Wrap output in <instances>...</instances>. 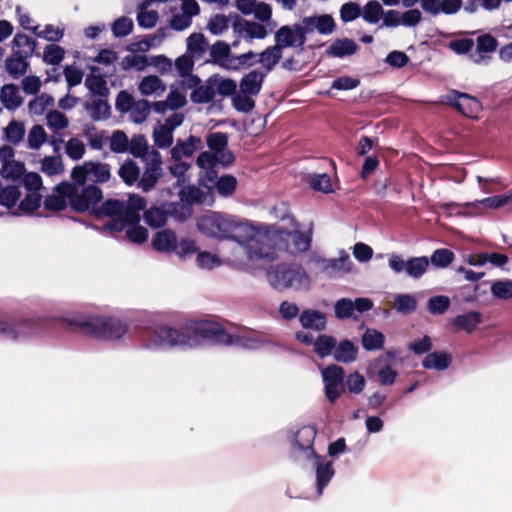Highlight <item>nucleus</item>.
Masks as SVG:
<instances>
[{
    "label": "nucleus",
    "mask_w": 512,
    "mask_h": 512,
    "mask_svg": "<svg viewBox=\"0 0 512 512\" xmlns=\"http://www.w3.org/2000/svg\"><path fill=\"white\" fill-rule=\"evenodd\" d=\"M198 230L207 237L236 243L229 249L226 260L236 266H246L259 259H272L275 254L276 230L254 225L231 215L209 212L197 219Z\"/></svg>",
    "instance_id": "1"
},
{
    "label": "nucleus",
    "mask_w": 512,
    "mask_h": 512,
    "mask_svg": "<svg viewBox=\"0 0 512 512\" xmlns=\"http://www.w3.org/2000/svg\"><path fill=\"white\" fill-rule=\"evenodd\" d=\"M206 144L208 151L201 152L197 159L196 165L212 172L217 164L223 167L231 166L235 161L233 152L228 148V135L223 132H213L207 135Z\"/></svg>",
    "instance_id": "2"
},
{
    "label": "nucleus",
    "mask_w": 512,
    "mask_h": 512,
    "mask_svg": "<svg viewBox=\"0 0 512 512\" xmlns=\"http://www.w3.org/2000/svg\"><path fill=\"white\" fill-rule=\"evenodd\" d=\"M283 223L275 226H263L264 228L276 230L275 236V254L272 259H259L258 261H273L277 257V251L280 249V241H286L285 249L290 254L305 252L310 247V238L298 230L295 219L285 216Z\"/></svg>",
    "instance_id": "3"
},
{
    "label": "nucleus",
    "mask_w": 512,
    "mask_h": 512,
    "mask_svg": "<svg viewBox=\"0 0 512 512\" xmlns=\"http://www.w3.org/2000/svg\"><path fill=\"white\" fill-rule=\"evenodd\" d=\"M268 282L276 289L308 290L310 276L298 265L278 264L267 271Z\"/></svg>",
    "instance_id": "4"
},
{
    "label": "nucleus",
    "mask_w": 512,
    "mask_h": 512,
    "mask_svg": "<svg viewBox=\"0 0 512 512\" xmlns=\"http://www.w3.org/2000/svg\"><path fill=\"white\" fill-rule=\"evenodd\" d=\"M209 55L210 59L207 62L229 71H238L251 66L250 60L256 57V54L252 51L241 55H233L230 45L224 41H216L212 44Z\"/></svg>",
    "instance_id": "5"
},
{
    "label": "nucleus",
    "mask_w": 512,
    "mask_h": 512,
    "mask_svg": "<svg viewBox=\"0 0 512 512\" xmlns=\"http://www.w3.org/2000/svg\"><path fill=\"white\" fill-rule=\"evenodd\" d=\"M61 188L64 189L67 196H70L71 208L78 212L91 211L94 213L102 199V191L93 185L79 189L74 184L65 183Z\"/></svg>",
    "instance_id": "6"
},
{
    "label": "nucleus",
    "mask_w": 512,
    "mask_h": 512,
    "mask_svg": "<svg viewBox=\"0 0 512 512\" xmlns=\"http://www.w3.org/2000/svg\"><path fill=\"white\" fill-rule=\"evenodd\" d=\"M85 332L100 339H117L126 332L121 320L113 317H94L83 324Z\"/></svg>",
    "instance_id": "7"
},
{
    "label": "nucleus",
    "mask_w": 512,
    "mask_h": 512,
    "mask_svg": "<svg viewBox=\"0 0 512 512\" xmlns=\"http://www.w3.org/2000/svg\"><path fill=\"white\" fill-rule=\"evenodd\" d=\"M193 332L205 339H213L217 342L232 345L234 347H241L242 339L238 336H233L225 332L222 324L211 319L196 320L191 323Z\"/></svg>",
    "instance_id": "8"
},
{
    "label": "nucleus",
    "mask_w": 512,
    "mask_h": 512,
    "mask_svg": "<svg viewBox=\"0 0 512 512\" xmlns=\"http://www.w3.org/2000/svg\"><path fill=\"white\" fill-rule=\"evenodd\" d=\"M309 263L313 266L317 274H322L328 278L349 273L353 268V262L344 251L340 252L339 257L330 259L319 255H312L309 259Z\"/></svg>",
    "instance_id": "9"
},
{
    "label": "nucleus",
    "mask_w": 512,
    "mask_h": 512,
    "mask_svg": "<svg viewBox=\"0 0 512 512\" xmlns=\"http://www.w3.org/2000/svg\"><path fill=\"white\" fill-rule=\"evenodd\" d=\"M110 177V166L94 161H86L82 165L74 167L71 172V178L77 185H84L86 181L104 183Z\"/></svg>",
    "instance_id": "10"
},
{
    "label": "nucleus",
    "mask_w": 512,
    "mask_h": 512,
    "mask_svg": "<svg viewBox=\"0 0 512 512\" xmlns=\"http://www.w3.org/2000/svg\"><path fill=\"white\" fill-rule=\"evenodd\" d=\"M145 163L146 168L141 177L139 176L137 185L142 191L148 192L156 186L163 176L161 154L157 150H152L149 154L148 162Z\"/></svg>",
    "instance_id": "11"
},
{
    "label": "nucleus",
    "mask_w": 512,
    "mask_h": 512,
    "mask_svg": "<svg viewBox=\"0 0 512 512\" xmlns=\"http://www.w3.org/2000/svg\"><path fill=\"white\" fill-rule=\"evenodd\" d=\"M317 431L315 427L302 426L294 435L291 442V456L297 459L299 453H306L308 458L317 456L313 445Z\"/></svg>",
    "instance_id": "12"
},
{
    "label": "nucleus",
    "mask_w": 512,
    "mask_h": 512,
    "mask_svg": "<svg viewBox=\"0 0 512 512\" xmlns=\"http://www.w3.org/2000/svg\"><path fill=\"white\" fill-rule=\"evenodd\" d=\"M306 31L303 22L284 25L275 33V43L283 50L287 47H301L306 41Z\"/></svg>",
    "instance_id": "13"
},
{
    "label": "nucleus",
    "mask_w": 512,
    "mask_h": 512,
    "mask_svg": "<svg viewBox=\"0 0 512 512\" xmlns=\"http://www.w3.org/2000/svg\"><path fill=\"white\" fill-rule=\"evenodd\" d=\"M124 201L108 200L104 202L99 208H96L94 213L99 216H108L111 221L105 224V228L110 231H121L126 223L124 219Z\"/></svg>",
    "instance_id": "14"
},
{
    "label": "nucleus",
    "mask_w": 512,
    "mask_h": 512,
    "mask_svg": "<svg viewBox=\"0 0 512 512\" xmlns=\"http://www.w3.org/2000/svg\"><path fill=\"white\" fill-rule=\"evenodd\" d=\"M0 175L6 179H18L25 173V164L15 159V151L11 146L0 147Z\"/></svg>",
    "instance_id": "15"
},
{
    "label": "nucleus",
    "mask_w": 512,
    "mask_h": 512,
    "mask_svg": "<svg viewBox=\"0 0 512 512\" xmlns=\"http://www.w3.org/2000/svg\"><path fill=\"white\" fill-rule=\"evenodd\" d=\"M373 307V302L368 298H356L354 301L342 298L335 303V316L339 319L356 317L357 313H363Z\"/></svg>",
    "instance_id": "16"
},
{
    "label": "nucleus",
    "mask_w": 512,
    "mask_h": 512,
    "mask_svg": "<svg viewBox=\"0 0 512 512\" xmlns=\"http://www.w3.org/2000/svg\"><path fill=\"white\" fill-rule=\"evenodd\" d=\"M446 102L467 117H476L481 110L479 101L467 94L453 92L446 97Z\"/></svg>",
    "instance_id": "17"
},
{
    "label": "nucleus",
    "mask_w": 512,
    "mask_h": 512,
    "mask_svg": "<svg viewBox=\"0 0 512 512\" xmlns=\"http://www.w3.org/2000/svg\"><path fill=\"white\" fill-rule=\"evenodd\" d=\"M232 28L239 38L246 41L264 39L268 35V31L263 24L245 19L235 21Z\"/></svg>",
    "instance_id": "18"
},
{
    "label": "nucleus",
    "mask_w": 512,
    "mask_h": 512,
    "mask_svg": "<svg viewBox=\"0 0 512 512\" xmlns=\"http://www.w3.org/2000/svg\"><path fill=\"white\" fill-rule=\"evenodd\" d=\"M512 201V189L505 194L487 197L474 203H466L464 207L472 208V214L481 215L483 214L480 209L481 206L484 209L496 210L501 207L508 205Z\"/></svg>",
    "instance_id": "19"
},
{
    "label": "nucleus",
    "mask_w": 512,
    "mask_h": 512,
    "mask_svg": "<svg viewBox=\"0 0 512 512\" xmlns=\"http://www.w3.org/2000/svg\"><path fill=\"white\" fill-rule=\"evenodd\" d=\"M306 34L317 30L321 34H330L335 28V22L330 15L309 16L302 19Z\"/></svg>",
    "instance_id": "20"
},
{
    "label": "nucleus",
    "mask_w": 512,
    "mask_h": 512,
    "mask_svg": "<svg viewBox=\"0 0 512 512\" xmlns=\"http://www.w3.org/2000/svg\"><path fill=\"white\" fill-rule=\"evenodd\" d=\"M210 49L208 39L203 33L194 32L186 39V54L200 60L204 57L206 52Z\"/></svg>",
    "instance_id": "21"
},
{
    "label": "nucleus",
    "mask_w": 512,
    "mask_h": 512,
    "mask_svg": "<svg viewBox=\"0 0 512 512\" xmlns=\"http://www.w3.org/2000/svg\"><path fill=\"white\" fill-rule=\"evenodd\" d=\"M195 59L188 54H183L175 60V67L179 75L184 78V83L187 87L192 88L198 86L200 78L196 75H192L191 72L194 67Z\"/></svg>",
    "instance_id": "22"
},
{
    "label": "nucleus",
    "mask_w": 512,
    "mask_h": 512,
    "mask_svg": "<svg viewBox=\"0 0 512 512\" xmlns=\"http://www.w3.org/2000/svg\"><path fill=\"white\" fill-rule=\"evenodd\" d=\"M313 458L316 459L317 491L319 494H322L323 489L328 485L335 471L331 461L324 462V459L320 455L314 456Z\"/></svg>",
    "instance_id": "23"
},
{
    "label": "nucleus",
    "mask_w": 512,
    "mask_h": 512,
    "mask_svg": "<svg viewBox=\"0 0 512 512\" xmlns=\"http://www.w3.org/2000/svg\"><path fill=\"white\" fill-rule=\"evenodd\" d=\"M201 146L200 138L190 136L185 141H177L176 145L170 150L171 157L174 161L181 160L184 157H190Z\"/></svg>",
    "instance_id": "24"
},
{
    "label": "nucleus",
    "mask_w": 512,
    "mask_h": 512,
    "mask_svg": "<svg viewBox=\"0 0 512 512\" xmlns=\"http://www.w3.org/2000/svg\"><path fill=\"white\" fill-rule=\"evenodd\" d=\"M265 74L259 70H253L244 75L239 87L242 93L257 95L262 87Z\"/></svg>",
    "instance_id": "25"
},
{
    "label": "nucleus",
    "mask_w": 512,
    "mask_h": 512,
    "mask_svg": "<svg viewBox=\"0 0 512 512\" xmlns=\"http://www.w3.org/2000/svg\"><path fill=\"white\" fill-rule=\"evenodd\" d=\"M146 206V201L138 194H131L124 206V219L126 223H136L139 221V212Z\"/></svg>",
    "instance_id": "26"
},
{
    "label": "nucleus",
    "mask_w": 512,
    "mask_h": 512,
    "mask_svg": "<svg viewBox=\"0 0 512 512\" xmlns=\"http://www.w3.org/2000/svg\"><path fill=\"white\" fill-rule=\"evenodd\" d=\"M299 321L305 329L321 331L326 327L325 315L313 309L304 310L299 316Z\"/></svg>",
    "instance_id": "27"
},
{
    "label": "nucleus",
    "mask_w": 512,
    "mask_h": 512,
    "mask_svg": "<svg viewBox=\"0 0 512 512\" xmlns=\"http://www.w3.org/2000/svg\"><path fill=\"white\" fill-rule=\"evenodd\" d=\"M177 237L171 230L157 232L152 239V247L159 252L171 253L176 245Z\"/></svg>",
    "instance_id": "28"
},
{
    "label": "nucleus",
    "mask_w": 512,
    "mask_h": 512,
    "mask_svg": "<svg viewBox=\"0 0 512 512\" xmlns=\"http://www.w3.org/2000/svg\"><path fill=\"white\" fill-rule=\"evenodd\" d=\"M89 68L91 75L87 76L85 79L86 87L93 94L99 95L101 97L108 95L109 89L107 87L105 78L100 74H96L99 72V68L97 66H90Z\"/></svg>",
    "instance_id": "29"
},
{
    "label": "nucleus",
    "mask_w": 512,
    "mask_h": 512,
    "mask_svg": "<svg viewBox=\"0 0 512 512\" xmlns=\"http://www.w3.org/2000/svg\"><path fill=\"white\" fill-rule=\"evenodd\" d=\"M228 254L229 251L224 253L223 257L221 258L217 254L211 253L209 251H200L197 253L196 264L200 269L213 270L225 263H229L226 260Z\"/></svg>",
    "instance_id": "30"
},
{
    "label": "nucleus",
    "mask_w": 512,
    "mask_h": 512,
    "mask_svg": "<svg viewBox=\"0 0 512 512\" xmlns=\"http://www.w3.org/2000/svg\"><path fill=\"white\" fill-rule=\"evenodd\" d=\"M138 89L144 96H160L166 91V85L158 76L148 75L140 81Z\"/></svg>",
    "instance_id": "31"
},
{
    "label": "nucleus",
    "mask_w": 512,
    "mask_h": 512,
    "mask_svg": "<svg viewBox=\"0 0 512 512\" xmlns=\"http://www.w3.org/2000/svg\"><path fill=\"white\" fill-rule=\"evenodd\" d=\"M27 57L19 52H14L5 61L6 71L14 78L24 75L28 68Z\"/></svg>",
    "instance_id": "32"
},
{
    "label": "nucleus",
    "mask_w": 512,
    "mask_h": 512,
    "mask_svg": "<svg viewBox=\"0 0 512 512\" xmlns=\"http://www.w3.org/2000/svg\"><path fill=\"white\" fill-rule=\"evenodd\" d=\"M66 182L60 183L54 190V193L49 195L44 201V207L52 211H60L66 208L67 203L70 204V196L64 193L61 187Z\"/></svg>",
    "instance_id": "33"
},
{
    "label": "nucleus",
    "mask_w": 512,
    "mask_h": 512,
    "mask_svg": "<svg viewBox=\"0 0 512 512\" xmlns=\"http://www.w3.org/2000/svg\"><path fill=\"white\" fill-rule=\"evenodd\" d=\"M153 149H149L148 142L143 135H134L129 140L128 151L136 158L142 159L144 162H148L149 154Z\"/></svg>",
    "instance_id": "34"
},
{
    "label": "nucleus",
    "mask_w": 512,
    "mask_h": 512,
    "mask_svg": "<svg viewBox=\"0 0 512 512\" xmlns=\"http://www.w3.org/2000/svg\"><path fill=\"white\" fill-rule=\"evenodd\" d=\"M357 48V44L350 39H337L329 46L327 53L331 56L342 58L354 54Z\"/></svg>",
    "instance_id": "35"
},
{
    "label": "nucleus",
    "mask_w": 512,
    "mask_h": 512,
    "mask_svg": "<svg viewBox=\"0 0 512 512\" xmlns=\"http://www.w3.org/2000/svg\"><path fill=\"white\" fill-rule=\"evenodd\" d=\"M0 99L3 105L8 109L17 108L22 103L18 87L14 84H6L2 87Z\"/></svg>",
    "instance_id": "36"
},
{
    "label": "nucleus",
    "mask_w": 512,
    "mask_h": 512,
    "mask_svg": "<svg viewBox=\"0 0 512 512\" xmlns=\"http://www.w3.org/2000/svg\"><path fill=\"white\" fill-rule=\"evenodd\" d=\"M40 164V170L47 176H58L64 173V164L60 156H45Z\"/></svg>",
    "instance_id": "37"
},
{
    "label": "nucleus",
    "mask_w": 512,
    "mask_h": 512,
    "mask_svg": "<svg viewBox=\"0 0 512 512\" xmlns=\"http://www.w3.org/2000/svg\"><path fill=\"white\" fill-rule=\"evenodd\" d=\"M118 175L125 184L133 185L139 181L140 168L132 160H127L120 166Z\"/></svg>",
    "instance_id": "38"
},
{
    "label": "nucleus",
    "mask_w": 512,
    "mask_h": 512,
    "mask_svg": "<svg viewBox=\"0 0 512 512\" xmlns=\"http://www.w3.org/2000/svg\"><path fill=\"white\" fill-rule=\"evenodd\" d=\"M307 181L312 189L323 192L331 193L334 190V186L331 177L326 173L310 174Z\"/></svg>",
    "instance_id": "39"
},
{
    "label": "nucleus",
    "mask_w": 512,
    "mask_h": 512,
    "mask_svg": "<svg viewBox=\"0 0 512 512\" xmlns=\"http://www.w3.org/2000/svg\"><path fill=\"white\" fill-rule=\"evenodd\" d=\"M451 361V354H426L422 364L426 369H436L441 371L448 368Z\"/></svg>",
    "instance_id": "40"
},
{
    "label": "nucleus",
    "mask_w": 512,
    "mask_h": 512,
    "mask_svg": "<svg viewBox=\"0 0 512 512\" xmlns=\"http://www.w3.org/2000/svg\"><path fill=\"white\" fill-rule=\"evenodd\" d=\"M481 322V315L476 311H471L454 318L453 324L459 329L471 332Z\"/></svg>",
    "instance_id": "41"
},
{
    "label": "nucleus",
    "mask_w": 512,
    "mask_h": 512,
    "mask_svg": "<svg viewBox=\"0 0 512 512\" xmlns=\"http://www.w3.org/2000/svg\"><path fill=\"white\" fill-rule=\"evenodd\" d=\"M152 137L158 148H167L173 143V131L162 123H157L153 130Z\"/></svg>",
    "instance_id": "42"
},
{
    "label": "nucleus",
    "mask_w": 512,
    "mask_h": 512,
    "mask_svg": "<svg viewBox=\"0 0 512 512\" xmlns=\"http://www.w3.org/2000/svg\"><path fill=\"white\" fill-rule=\"evenodd\" d=\"M118 59V54L112 49H102L95 57L91 58L93 66L108 68L110 71L114 70V63Z\"/></svg>",
    "instance_id": "43"
},
{
    "label": "nucleus",
    "mask_w": 512,
    "mask_h": 512,
    "mask_svg": "<svg viewBox=\"0 0 512 512\" xmlns=\"http://www.w3.org/2000/svg\"><path fill=\"white\" fill-rule=\"evenodd\" d=\"M47 141V133L43 126L34 125L28 132L27 147L31 150H39Z\"/></svg>",
    "instance_id": "44"
},
{
    "label": "nucleus",
    "mask_w": 512,
    "mask_h": 512,
    "mask_svg": "<svg viewBox=\"0 0 512 512\" xmlns=\"http://www.w3.org/2000/svg\"><path fill=\"white\" fill-rule=\"evenodd\" d=\"M12 53L30 56L35 49V42L25 34H16L12 40Z\"/></svg>",
    "instance_id": "45"
},
{
    "label": "nucleus",
    "mask_w": 512,
    "mask_h": 512,
    "mask_svg": "<svg viewBox=\"0 0 512 512\" xmlns=\"http://www.w3.org/2000/svg\"><path fill=\"white\" fill-rule=\"evenodd\" d=\"M53 105L54 98L44 93L31 100L28 104V109L32 115L40 116Z\"/></svg>",
    "instance_id": "46"
},
{
    "label": "nucleus",
    "mask_w": 512,
    "mask_h": 512,
    "mask_svg": "<svg viewBox=\"0 0 512 512\" xmlns=\"http://www.w3.org/2000/svg\"><path fill=\"white\" fill-rule=\"evenodd\" d=\"M282 49L275 43L274 46L267 48L259 54V62L267 69L271 70L281 59Z\"/></svg>",
    "instance_id": "47"
},
{
    "label": "nucleus",
    "mask_w": 512,
    "mask_h": 512,
    "mask_svg": "<svg viewBox=\"0 0 512 512\" xmlns=\"http://www.w3.org/2000/svg\"><path fill=\"white\" fill-rule=\"evenodd\" d=\"M383 344L384 335L375 329H367L362 336V345L366 350L382 349Z\"/></svg>",
    "instance_id": "48"
},
{
    "label": "nucleus",
    "mask_w": 512,
    "mask_h": 512,
    "mask_svg": "<svg viewBox=\"0 0 512 512\" xmlns=\"http://www.w3.org/2000/svg\"><path fill=\"white\" fill-rule=\"evenodd\" d=\"M5 139L12 143H20L25 135V125L22 122L13 120L4 129Z\"/></svg>",
    "instance_id": "49"
},
{
    "label": "nucleus",
    "mask_w": 512,
    "mask_h": 512,
    "mask_svg": "<svg viewBox=\"0 0 512 512\" xmlns=\"http://www.w3.org/2000/svg\"><path fill=\"white\" fill-rule=\"evenodd\" d=\"M429 260L427 257H414L408 260L407 275L412 278H420L428 269Z\"/></svg>",
    "instance_id": "50"
},
{
    "label": "nucleus",
    "mask_w": 512,
    "mask_h": 512,
    "mask_svg": "<svg viewBox=\"0 0 512 512\" xmlns=\"http://www.w3.org/2000/svg\"><path fill=\"white\" fill-rule=\"evenodd\" d=\"M46 123L52 131L58 132L69 126V119L58 110H50L46 114Z\"/></svg>",
    "instance_id": "51"
},
{
    "label": "nucleus",
    "mask_w": 512,
    "mask_h": 512,
    "mask_svg": "<svg viewBox=\"0 0 512 512\" xmlns=\"http://www.w3.org/2000/svg\"><path fill=\"white\" fill-rule=\"evenodd\" d=\"M35 34L47 41L58 42L64 37L65 27L63 25L47 24L42 30H36Z\"/></svg>",
    "instance_id": "52"
},
{
    "label": "nucleus",
    "mask_w": 512,
    "mask_h": 512,
    "mask_svg": "<svg viewBox=\"0 0 512 512\" xmlns=\"http://www.w3.org/2000/svg\"><path fill=\"white\" fill-rule=\"evenodd\" d=\"M229 18L224 14L213 15L208 23L207 30L215 36L222 35L229 28Z\"/></svg>",
    "instance_id": "53"
},
{
    "label": "nucleus",
    "mask_w": 512,
    "mask_h": 512,
    "mask_svg": "<svg viewBox=\"0 0 512 512\" xmlns=\"http://www.w3.org/2000/svg\"><path fill=\"white\" fill-rule=\"evenodd\" d=\"M109 147L114 153H125L129 147L128 136L121 130H115L109 138Z\"/></svg>",
    "instance_id": "54"
},
{
    "label": "nucleus",
    "mask_w": 512,
    "mask_h": 512,
    "mask_svg": "<svg viewBox=\"0 0 512 512\" xmlns=\"http://www.w3.org/2000/svg\"><path fill=\"white\" fill-rule=\"evenodd\" d=\"M150 110L151 106L147 100L141 99L135 101L133 107L130 110V117L133 122L142 123L149 116Z\"/></svg>",
    "instance_id": "55"
},
{
    "label": "nucleus",
    "mask_w": 512,
    "mask_h": 512,
    "mask_svg": "<svg viewBox=\"0 0 512 512\" xmlns=\"http://www.w3.org/2000/svg\"><path fill=\"white\" fill-rule=\"evenodd\" d=\"M384 10L377 1H369L363 10V19L371 24H376L383 17Z\"/></svg>",
    "instance_id": "56"
},
{
    "label": "nucleus",
    "mask_w": 512,
    "mask_h": 512,
    "mask_svg": "<svg viewBox=\"0 0 512 512\" xmlns=\"http://www.w3.org/2000/svg\"><path fill=\"white\" fill-rule=\"evenodd\" d=\"M65 55V51L62 47L50 44L47 45L43 52V61L50 65H57L59 64Z\"/></svg>",
    "instance_id": "57"
},
{
    "label": "nucleus",
    "mask_w": 512,
    "mask_h": 512,
    "mask_svg": "<svg viewBox=\"0 0 512 512\" xmlns=\"http://www.w3.org/2000/svg\"><path fill=\"white\" fill-rule=\"evenodd\" d=\"M173 252L180 258H185L193 253L198 252L196 242L189 238H181L176 240Z\"/></svg>",
    "instance_id": "58"
},
{
    "label": "nucleus",
    "mask_w": 512,
    "mask_h": 512,
    "mask_svg": "<svg viewBox=\"0 0 512 512\" xmlns=\"http://www.w3.org/2000/svg\"><path fill=\"white\" fill-rule=\"evenodd\" d=\"M324 383H332L342 386L344 380V370L337 365H329L322 372Z\"/></svg>",
    "instance_id": "59"
},
{
    "label": "nucleus",
    "mask_w": 512,
    "mask_h": 512,
    "mask_svg": "<svg viewBox=\"0 0 512 512\" xmlns=\"http://www.w3.org/2000/svg\"><path fill=\"white\" fill-rule=\"evenodd\" d=\"M88 110L91 117L97 121L107 119L110 115V106L102 99L93 101L88 107Z\"/></svg>",
    "instance_id": "60"
},
{
    "label": "nucleus",
    "mask_w": 512,
    "mask_h": 512,
    "mask_svg": "<svg viewBox=\"0 0 512 512\" xmlns=\"http://www.w3.org/2000/svg\"><path fill=\"white\" fill-rule=\"evenodd\" d=\"M491 293L499 299H509L512 297V280H499L491 285Z\"/></svg>",
    "instance_id": "61"
},
{
    "label": "nucleus",
    "mask_w": 512,
    "mask_h": 512,
    "mask_svg": "<svg viewBox=\"0 0 512 512\" xmlns=\"http://www.w3.org/2000/svg\"><path fill=\"white\" fill-rule=\"evenodd\" d=\"M86 151L85 144L78 138H71L65 145L66 154L73 160L81 159Z\"/></svg>",
    "instance_id": "62"
},
{
    "label": "nucleus",
    "mask_w": 512,
    "mask_h": 512,
    "mask_svg": "<svg viewBox=\"0 0 512 512\" xmlns=\"http://www.w3.org/2000/svg\"><path fill=\"white\" fill-rule=\"evenodd\" d=\"M216 189L222 196H230L236 189L237 180L232 175H224L215 183Z\"/></svg>",
    "instance_id": "63"
},
{
    "label": "nucleus",
    "mask_w": 512,
    "mask_h": 512,
    "mask_svg": "<svg viewBox=\"0 0 512 512\" xmlns=\"http://www.w3.org/2000/svg\"><path fill=\"white\" fill-rule=\"evenodd\" d=\"M21 196V191L17 186H8L0 191V204L6 207H12Z\"/></svg>",
    "instance_id": "64"
}]
</instances>
